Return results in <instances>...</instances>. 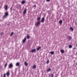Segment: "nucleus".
<instances>
[{
    "mask_svg": "<svg viewBox=\"0 0 77 77\" xmlns=\"http://www.w3.org/2000/svg\"><path fill=\"white\" fill-rule=\"evenodd\" d=\"M15 70H17V68H15Z\"/></svg>",
    "mask_w": 77,
    "mask_h": 77,
    "instance_id": "2f4dec72",
    "label": "nucleus"
},
{
    "mask_svg": "<svg viewBox=\"0 0 77 77\" xmlns=\"http://www.w3.org/2000/svg\"><path fill=\"white\" fill-rule=\"evenodd\" d=\"M5 10H6V11H7V10H8L7 8H8V6L7 5H5Z\"/></svg>",
    "mask_w": 77,
    "mask_h": 77,
    "instance_id": "9d476101",
    "label": "nucleus"
},
{
    "mask_svg": "<svg viewBox=\"0 0 77 77\" xmlns=\"http://www.w3.org/2000/svg\"><path fill=\"white\" fill-rule=\"evenodd\" d=\"M47 2H48L50 1V0H46Z\"/></svg>",
    "mask_w": 77,
    "mask_h": 77,
    "instance_id": "7c9ffc66",
    "label": "nucleus"
},
{
    "mask_svg": "<svg viewBox=\"0 0 77 77\" xmlns=\"http://www.w3.org/2000/svg\"><path fill=\"white\" fill-rule=\"evenodd\" d=\"M13 67V64H12V63H10L8 66L9 68H12Z\"/></svg>",
    "mask_w": 77,
    "mask_h": 77,
    "instance_id": "f03ea898",
    "label": "nucleus"
},
{
    "mask_svg": "<svg viewBox=\"0 0 77 77\" xmlns=\"http://www.w3.org/2000/svg\"><path fill=\"white\" fill-rule=\"evenodd\" d=\"M16 66H18L20 65V63L19 62L17 63L16 64Z\"/></svg>",
    "mask_w": 77,
    "mask_h": 77,
    "instance_id": "f8f14e48",
    "label": "nucleus"
},
{
    "mask_svg": "<svg viewBox=\"0 0 77 77\" xmlns=\"http://www.w3.org/2000/svg\"><path fill=\"white\" fill-rule=\"evenodd\" d=\"M26 38H25L23 40L22 42L23 43H24L25 42H26Z\"/></svg>",
    "mask_w": 77,
    "mask_h": 77,
    "instance_id": "423d86ee",
    "label": "nucleus"
},
{
    "mask_svg": "<svg viewBox=\"0 0 77 77\" xmlns=\"http://www.w3.org/2000/svg\"><path fill=\"white\" fill-rule=\"evenodd\" d=\"M7 65H8V64L7 63H6L5 66V68H6V66H7Z\"/></svg>",
    "mask_w": 77,
    "mask_h": 77,
    "instance_id": "5701e85b",
    "label": "nucleus"
},
{
    "mask_svg": "<svg viewBox=\"0 0 77 77\" xmlns=\"http://www.w3.org/2000/svg\"><path fill=\"white\" fill-rule=\"evenodd\" d=\"M67 39H69V41L72 39V38H71V37L69 36H67Z\"/></svg>",
    "mask_w": 77,
    "mask_h": 77,
    "instance_id": "20e7f679",
    "label": "nucleus"
},
{
    "mask_svg": "<svg viewBox=\"0 0 77 77\" xmlns=\"http://www.w3.org/2000/svg\"><path fill=\"white\" fill-rule=\"evenodd\" d=\"M46 63L47 64H48V63H49V60H48L47 61Z\"/></svg>",
    "mask_w": 77,
    "mask_h": 77,
    "instance_id": "393cba45",
    "label": "nucleus"
},
{
    "mask_svg": "<svg viewBox=\"0 0 77 77\" xmlns=\"http://www.w3.org/2000/svg\"><path fill=\"white\" fill-rule=\"evenodd\" d=\"M13 33H14V32H12L11 34V35L12 36L13 35Z\"/></svg>",
    "mask_w": 77,
    "mask_h": 77,
    "instance_id": "cd10ccee",
    "label": "nucleus"
},
{
    "mask_svg": "<svg viewBox=\"0 0 77 77\" xmlns=\"http://www.w3.org/2000/svg\"><path fill=\"white\" fill-rule=\"evenodd\" d=\"M6 75L8 77H9V75H10V73L9 72H7L6 73Z\"/></svg>",
    "mask_w": 77,
    "mask_h": 77,
    "instance_id": "1a4fd4ad",
    "label": "nucleus"
},
{
    "mask_svg": "<svg viewBox=\"0 0 77 77\" xmlns=\"http://www.w3.org/2000/svg\"><path fill=\"white\" fill-rule=\"evenodd\" d=\"M70 29L71 30V31H73V30H74V29L72 27H70Z\"/></svg>",
    "mask_w": 77,
    "mask_h": 77,
    "instance_id": "4468645a",
    "label": "nucleus"
},
{
    "mask_svg": "<svg viewBox=\"0 0 77 77\" xmlns=\"http://www.w3.org/2000/svg\"><path fill=\"white\" fill-rule=\"evenodd\" d=\"M37 20L38 21L39 20H41V17H37Z\"/></svg>",
    "mask_w": 77,
    "mask_h": 77,
    "instance_id": "aec40b11",
    "label": "nucleus"
},
{
    "mask_svg": "<svg viewBox=\"0 0 77 77\" xmlns=\"http://www.w3.org/2000/svg\"><path fill=\"white\" fill-rule=\"evenodd\" d=\"M51 54H54V51H51L50 52Z\"/></svg>",
    "mask_w": 77,
    "mask_h": 77,
    "instance_id": "4be33fe9",
    "label": "nucleus"
},
{
    "mask_svg": "<svg viewBox=\"0 0 77 77\" xmlns=\"http://www.w3.org/2000/svg\"><path fill=\"white\" fill-rule=\"evenodd\" d=\"M36 68V65H34L33 66L32 68H33V69H35Z\"/></svg>",
    "mask_w": 77,
    "mask_h": 77,
    "instance_id": "a211bd4d",
    "label": "nucleus"
},
{
    "mask_svg": "<svg viewBox=\"0 0 77 77\" xmlns=\"http://www.w3.org/2000/svg\"><path fill=\"white\" fill-rule=\"evenodd\" d=\"M26 11H27V9H25V10L23 11V14H26Z\"/></svg>",
    "mask_w": 77,
    "mask_h": 77,
    "instance_id": "0eeeda50",
    "label": "nucleus"
},
{
    "mask_svg": "<svg viewBox=\"0 0 77 77\" xmlns=\"http://www.w3.org/2000/svg\"><path fill=\"white\" fill-rule=\"evenodd\" d=\"M10 9H11V10H12V8H11Z\"/></svg>",
    "mask_w": 77,
    "mask_h": 77,
    "instance_id": "72a5a7b5",
    "label": "nucleus"
},
{
    "mask_svg": "<svg viewBox=\"0 0 77 77\" xmlns=\"http://www.w3.org/2000/svg\"><path fill=\"white\" fill-rule=\"evenodd\" d=\"M40 49H41V47L39 46L37 48V51H39Z\"/></svg>",
    "mask_w": 77,
    "mask_h": 77,
    "instance_id": "39448f33",
    "label": "nucleus"
},
{
    "mask_svg": "<svg viewBox=\"0 0 77 77\" xmlns=\"http://www.w3.org/2000/svg\"><path fill=\"white\" fill-rule=\"evenodd\" d=\"M47 71L48 72L50 71H51V69L49 68L48 70H47Z\"/></svg>",
    "mask_w": 77,
    "mask_h": 77,
    "instance_id": "2eb2a0df",
    "label": "nucleus"
},
{
    "mask_svg": "<svg viewBox=\"0 0 77 77\" xmlns=\"http://www.w3.org/2000/svg\"><path fill=\"white\" fill-rule=\"evenodd\" d=\"M44 21H45V19L44 18V17L42 18L41 22L42 23H44Z\"/></svg>",
    "mask_w": 77,
    "mask_h": 77,
    "instance_id": "7ed1b4c3",
    "label": "nucleus"
},
{
    "mask_svg": "<svg viewBox=\"0 0 77 77\" xmlns=\"http://www.w3.org/2000/svg\"><path fill=\"white\" fill-rule=\"evenodd\" d=\"M33 7H36V5H35L33 6Z\"/></svg>",
    "mask_w": 77,
    "mask_h": 77,
    "instance_id": "c756f323",
    "label": "nucleus"
},
{
    "mask_svg": "<svg viewBox=\"0 0 77 77\" xmlns=\"http://www.w3.org/2000/svg\"><path fill=\"white\" fill-rule=\"evenodd\" d=\"M3 77H6V74H4V75Z\"/></svg>",
    "mask_w": 77,
    "mask_h": 77,
    "instance_id": "a878e982",
    "label": "nucleus"
},
{
    "mask_svg": "<svg viewBox=\"0 0 77 77\" xmlns=\"http://www.w3.org/2000/svg\"><path fill=\"white\" fill-rule=\"evenodd\" d=\"M60 51L61 52V53H64V50H61Z\"/></svg>",
    "mask_w": 77,
    "mask_h": 77,
    "instance_id": "ddd939ff",
    "label": "nucleus"
},
{
    "mask_svg": "<svg viewBox=\"0 0 77 77\" xmlns=\"http://www.w3.org/2000/svg\"><path fill=\"white\" fill-rule=\"evenodd\" d=\"M25 3V1H23L21 2V4H22V5H23V4H24Z\"/></svg>",
    "mask_w": 77,
    "mask_h": 77,
    "instance_id": "dca6fc26",
    "label": "nucleus"
},
{
    "mask_svg": "<svg viewBox=\"0 0 77 77\" xmlns=\"http://www.w3.org/2000/svg\"><path fill=\"white\" fill-rule=\"evenodd\" d=\"M69 48H72V45H70L69 46Z\"/></svg>",
    "mask_w": 77,
    "mask_h": 77,
    "instance_id": "f3484780",
    "label": "nucleus"
},
{
    "mask_svg": "<svg viewBox=\"0 0 77 77\" xmlns=\"http://www.w3.org/2000/svg\"><path fill=\"white\" fill-rule=\"evenodd\" d=\"M24 65L25 66H27L28 65V64L25 61L24 63Z\"/></svg>",
    "mask_w": 77,
    "mask_h": 77,
    "instance_id": "9b49d317",
    "label": "nucleus"
},
{
    "mask_svg": "<svg viewBox=\"0 0 77 77\" xmlns=\"http://www.w3.org/2000/svg\"><path fill=\"white\" fill-rule=\"evenodd\" d=\"M76 65H77V63H76Z\"/></svg>",
    "mask_w": 77,
    "mask_h": 77,
    "instance_id": "f704fd0d",
    "label": "nucleus"
},
{
    "mask_svg": "<svg viewBox=\"0 0 77 77\" xmlns=\"http://www.w3.org/2000/svg\"><path fill=\"white\" fill-rule=\"evenodd\" d=\"M51 77H54L53 74H51Z\"/></svg>",
    "mask_w": 77,
    "mask_h": 77,
    "instance_id": "c85d7f7f",
    "label": "nucleus"
},
{
    "mask_svg": "<svg viewBox=\"0 0 77 77\" xmlns=\"http://www.w3.org/2000/svg\"><path fill=\"white\" fill-rule=\"evenodd\" d=\"M40 24H41V22H40V21H38L37 23H35V25L36 26H37H37H39V25Z\"/></svg>",
    "mask_w": 77,
    "mask_h": 77,
    "instance_id": "f257e3e1",
    "label": "nucleus"
},
{
    "mask_svg": "<svg viewBox=\"0 0 77 77\" xmlns=\"http://www.w3.org/2000/svg\"><path fill=\"white\" fill-rule=\"evenodd\" d=\"M5 15L8 16V12L5 13Z\"/></svg>",
    "mask_w": 77,
    "mask_h": 77,
    "instance_id": "6ab92c4d",
    "label": "nucleus"
},
{
    "mask_svg": "<svg viewBox=\"0 0 77 77\" xmlns=\"http://www.w3.org/2000/svg\"><path fill=\"white\" fill-rule=\"evenodd\" d=\"M76 49V48H74V49Z\"/></svg>",
    "mask_w": 77,
    "mask_h": 77,
    "instance_id": "473e14b6",
    "label": "nucleus"
},
{
    "mask_svg": "<svg viewBox=\"0 0 77 77\" xmlns=\"http://www.w3.org/2000/svg\"><path fill=\"white\" fill-rule=\"evenodd\" d=\"M6 16L5 15H4V16L3 17V18H6Z\"/></svg>",
    "mask_w": 77,
    "mask_h": 77,
    "instance_id": "b1692460",
    "label": "nucleus"
},
{
    "mask_svg": "<svg viewBox=\"0 0 77 77\" xmlns=\"http://www.w3.org/2000/svg\"><path fill=\"white\" fill-rule=\"evenodd\" d=\"M29 35H28L27 36V39H29Z\"/></svg>",
    "mask_w": 77,
    "mask_h": 77,
    "instance_id": "bb28decb",
    "label": "nucleus"
},
{
    "mask_svg": "<svg viewBox=\"0 0 77 77\" xmlns=\"http://www.w3.org/2000/svg\"><path fill=\"white\" fill-rule=\"evenodd\" d=\"M31 52L32 53H34V52H36V49H32V50Z\"/></svg>",
    "mask_w": 77,
    "mask_h": 77,
    "instance_id": "6e6552de",
    "label": "nucleus"
},
{
    "mask_svg": "<svg viewBox=\"0 0 77 77\" xmlns=\"http://www.w3.org/2000/svg\"><path fill=\"white\" fill-rule=\"evenodd\" d=\"M59 23L60 24H62V20H60L59 22Z\"/></svg>",
    "mask_w": 77,
    "mask_h": 77,
    "instance_id": "412c9836",
    "label": "nucleus"
}]
</instances>
